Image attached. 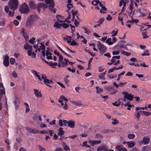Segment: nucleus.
I'll use <instances>...</instances> for the list:
<instances>
[{"instance_id": "4d7b16f0", "label": "nucleus", "mask_w": 151, "mask_h": 151, "mask_svg": "<svg viewBox=\"0 0 151 151\" xmlns=\"http://www.w3.org/2000/svg\"><path fill=\"white\" fill-rule=\"evenodd\" d=\"M38 147L40 151H45V149L42 147L40 145H39Z\"/></svg>"}, {"instance_id": "cd10ccee", "label": "nucleus", "mask_w": 151, "mask_h": 151, "mask_svg": "<svg viewBox=\"0 0 151 151\" xmlns=\"http://www.w3.org/2000/svg\"><path fill=\"white\" fill-rule=\"evenodd\" d=\"M62 26V24H59L57 22H56L54 24V26L56 28H60Z\"/></svg>"}, {"instance_id": "4468645a", "label": "nucleus", "mask_w": 151, "mask_h": 151, "mask_svg": "<svg viewBox=\"0 0 151 151\" xmlns=\"http://www.w3.org/2000/svg\"><path fill=\"white\" fill-rule=\"evenodd\" d=\"M33 90L34 91V93L36 97L40 98L42 97V94L40 91H39V90L34 89Z\"/></svg>"}, {"instance_id": "052dcab7", "label": "nucleus", "mask_w": 151, "mask_h": 151, "mask_svg": "<svg viewBox=\"0 0 151 151\" xmlns=\"http://www.w3.org/2000/svg\"><path fill=\"white\" fill-rule=\"evenodd\" d=\"M145 109H147V107H138L136 108L135 110L136 111H137L140 109L144 110Z\"/></svg>"}, {"instance_id": "f704fd0d", "label": "nucleus", "mask_w": 151, "mask_h": 151, "mask_svg": "<svg viewBox=\"0 0 151 151\" xmlns=\"http://www.w3.org/2000/svg\"><path fill=\"white\" fill-rule=\"evenodd\" d=\"M124 0H121L119 4V6H121L122 5V4H123V7H124L126 5V3L124 1Z\"/></svg>"}, {"instance_id": "69168bd1", "label": "nucleus", "mask_w": 151, "mask_h": 151, "mask_svg": "<svg viewBox=\"0 0 151 151\" xmlns=\"http://www.w3.org/2000/svg\"><path fill=\"white\" fill-rule=\"evenodd\" d=\"M140 115V113L138 112H137L136 114H135V116L137 117V119H139V118Z\"/></svg>"}, {"instance_id": "13d9d810", "label": "nucleus", "mask_w": 151, "mask_h": 151, "mask_svg": "<svg viewBox=\"0 0 151 151\" xmlns=\"http://www.w3.org/2000/svg\"><path fill=\"white\" fill-rule=\"evenodd\" d=\"M13 22L14 24L16 26L18 25L19 24V21L16 19L14 20Z\"/></svg>"}, {"instance_id": "f257e3e1", "label": "nucleus", "mask_w": 151, "mask_h": 151, "mask_svg": "<svg viewBox=\"0 0 151 151\" xmlns=\"http://www.w3.org/2000/svg\"><path fill=\"white\" fill-rule=\"evenodd\" d=\"M45 48H24L25 50H27V54L29 56H31L32 58H35L36 57L35 53L37 52V50L40 52L42 50L41 52L44 57L45 56Z\"/></svg>"}, {"instance_id": "79ce46f5", "label": "nucleus", "mask_w": 151, "mask_h": 151, "mask_svg": "<svg viewBox=\"0 0 151 151\" xmlns=\"http://www.w3.org/2000/svg\"><path fill=\"white\" fill-rule=\"evenodd\" d=\"M106 10H107V8L106 7H105L104 6L103 7H102V8H101V9L100 10V12L101 13H102L103 14H104L105 13H106V12L103 11L102 10L106 11Z\"/></svg>"}, {"instance_id": "a211bd4d", "label": "nucleus", "mask_w": 151, "mask_h": 151, "mask_svg": "<svg viewBox=\"0 0 151 151\" xmlns=\"http://www.w3.org/2000/svg\"><path fill=\"white\" fill-rule=\"evenodd\" d=\"M68 124L69 127L71 128H73L74 127L75 122L72 120H69L68 121Z\"/></svg>"}, {"instance_id": "0e129e2a", "label": "nucleus", "mask_w": 151, "mask_h": 151, "mask_svg": "<svg viewBox=\"0 0 151 151\" xmlns=\"http://www.w3.org/2000/svg\"><path fill=\"white\" fill-rule=\"evenodd\" d=\"M119 86L120 87H122L124 86V85L127 83H122L120 82H119Z\"/></svg>"}, {"instance_id": "c9c22d12", "label": "nucleus", "mask_w": 151, "mask_h": 151, "mask_svg": "<svg viewBox=\"0 0 151 151\" xmlns=\"http://www.w3.org/2000/svg\"><path fill=\"white\" fill-rule=\"evenodd\" d=\"M106 42L109 45H111L112 44V42L111 41V38H108L106 41Z\"/></svg>"}, {"instance_id": "f03ea898", "label": "nucleus", "mask_w": 151, "mask_h": 151, "mask_svg": "<svg viewBox=\"0 0 151 151\" xmlns=\"http://www.w3.org/2000/svg\"><path fill=\"white\" fill-rule=\"evenodd\" d=\"M18 5V0H10L8 4V6H6L5 7V11L6 13H8L9 9L12 10H15L17 8Z\"/></svg>"}, {"instance_id": "6ab92c4d", "label": "nucleus", "mask_w": 151, "mask_h": 151, "mask_svg": "<svg viewBox=\"0 0 151 151\" xmlns=\"http://www.w3.org/2000/svg\"><path fill=\"white\" fill-rule=\"evenodd\" d=\"M33 22H32L28 19H27L26 24V27H30L33 24Z\"/></svg>"}, {"instance_id": "2f4dec72", "label": "nucleus", "mask_w": 151, "mask_h": 151, "mask_svg": "<svg viewBox=\"0 0 151 151\" xmlns=\"http://www.w3.org/2000/svg\"><path fill=\"white\" fill-rule=\"evenodd\" d=\"M82 28L84 30V33L86 34H89L91 33L90 30L85 27H83Z\"/></svg>"}, {"instance_id": "6e6d98bb", "label": "nucleus", "mask_w": 151, "mask_h": 151, "mask_svg": "<svg viewBox=\"0 0 151 151\" xmlns=\"http://www.w3.org/2000/svg\"><path fill=\"white\" fill-rule=\"evenodd\" d=\"M59 48V50L63 53L65 55H66L67 56H68V57H70V56L68 55V54L67 53H66V52H65L64 51H63L62 49L61 48Z\"/></svg>"}, {"instance_id": "6e6552de", "label": "nucleus", "mask_w": 151, "mask_h": 151, "mask_svg": "<svg viewBox=\"0 0 151 151\" xmlns=\"http://www.w3.org/2000/svg\"><path fill=\"white\" fill-rule=\"evenodd\" d=\"M41 38L37 39L36 40V41L37 42V44H35L34 45L33 47H45L44 45V43L43 42L39 43L41 40Z\"/></svg>"}, {"instance_id": "37998d69", "label": "nucleus", "mask_w": 151, "mask_h": 151, "mask_svg": "<svg viewBox=\"0 0 151 151\" xmlns=\"http://www.w3.org/2000/svg\"><path fill=\"white\" fill-rule=\"evenodd\" d=\"M104 18H100L99 19L98 21L97 22V23H99L100 24H102L104 21Z\"/></svg>"}, {"instance_id": "864d4df0", "label": "nucleus", "mask_w": 151, "mask_h": 151, "mask_svg": "<svg viewBox=\"0 0 151 151\" xmlns=\"http://www.w3.org/2000/svg\"><path fill=\"white\" fill-rule=\"evenodd\" d=\"M14 12L13 10L12 12L11 11H9V16L13 17L14 16Z\"/></svg>"}, {"instance_id": "393cba45", "label": "nucleus", "mask_w": 151, "mask_h": 151, "mask_svg": "<svg viewBox=\"0 0 151 151\" xmlns=\"http://www.w3.org/2000/svg\"><path fill=\"white\" fill-rule=\"evenodd\" d=\"M64 134V132L63 128L62 127H60L58 130V135H62Z\"/></svg>"}, {"instance_id": "e2e57ef3", "label": "nucleus", "mask_w": 151, "mask_h": 151, "mask_svg": "<svg viewBox=\"0 0 151 151\" xmlns=\"http://www.w3.org/2000/svg\"><path fill=\"white\" fill-rule=\"evenodd\" d=\"M67 7L68 9V10L69 9H71L73 7V5L72 4H68L67 5Z\"/></svg>"}, {"instance_id": "4be33fe9", "label": "nucleus", "mask_w": 151, "mask_h": 151, "mask_svg": "<svg viewBox=\"0 0 151 151\" xmlns=\"http://www.w3.org/2000/svg\"><path fill=\"white\" fill-rule=\"evenodd\" d=\"M64 150L66 151L70 150V149L68 146L66 144V143L63 142L62 143Z\"/></svg>"}, {"instance_id": "f8f14e48", "label": "nucleus", "mask_w": 151, "mask_h": 151, "mask_svg": "<svg viewBox=\"0 0 151 151\" xmlns=\"http://www.w3.org/2000/svg\"><path fill=\"white\" fill-rule=\"evenodd\" d=\"M3 58H4L3 64L4 65L7 67L9 65V58L7 55L3 56Z\"/></svg>"}, {"instance_id": "1a4fd4ad", "label": "nucleus", "mask_w": 151, "mask_h": 151, "mask_svg": "<svg viewBox=\"0 0 151 151\" xmlns=\"http://www.w3.org/2000/svg\"><path fill=\"white\" fill-rule=\"evenodd\" d=\"M97 151H108L107 146L106 145L99 146L97 150Z\"/></svg>"}, {"instance_id": "58836bf2", "label": "nucleus", "mask_w": 151, "mask_h": 151, "mask_svg": "<svg viewBox=\"0 0 151 151\" xmlns=\"http://www.w3.org/2000/svg\"><path fill=\"white\" fill-rule=\"evenodd\" d=\"M99 2V0H94L92 1L91 3L93 5L96 6Z\"/></svg>"}, {"instance_id": "473e14b6", "label": "nucleus", "mask_w": 151, "mask_h": 151, "mask_svg": "<svg viewBox=\"0 0 151 151\" xmlns=\"http://www.w3.org/2000/svg\"><path fill=\"white\" fill-rule=\"evenodd\" d=\"M87 141H85L83 142V145H81L82 147H90V146L87 144Z\"/></svg>"}, {"instance_id": "ddd939ff", "label": "nucleus", "mask_w": 151, "mask_h": 151, "mask_svg": "<svg viewBox=\"0 0 151 151\" xmlns=\"http://www.w3.org/2000/svg\"><path fill=\"white\" fill-rule=\"evenodd\" d=\"M88 142L89 143L91 146H94L96 145H98L100 144L101 142V141L100 140H89L88 141Z\"/></svg>"}, {"instance_id": "7ed1b4c3", "label": "nucleus", "mask_w": 151, "mask_h": 151, "mask_svg": "<svg viewBox=\"0 0 151 151\" xmlns=\"http://www.w3.org/2000/svg\"><path fill=\"white\" fill-rule=\"evenodd\" d=\"M29 10V8L26 3H24L19 7V11L21 13L27 14Z\"/></svg>"}, {"instance_id": "4c0bfd02", "label": "nucleus", "mask_w": 151, "mask_h": 151, "mask_svg": "<svg viewBox=\"0 0 151 151\" xmlns=\"http://www.w3.org/2000/svg\"><path fill=\"white\" fill-rule=\"evenodd\" d=\"M69 76L68 75H66L64 78V81L66 84H68L69 82V81L68 80V78L69 77Z\"/></svg>"}, {"instance_id": "338daca9", "label": "nucleus", "mask_w": 151, "mask_h": 151, "mask_svg": "<svg viewBox=\"0 0 151 151\" xmlns=\"http://www.w3.org/2000/svg\"><path fill=\"white\" fill-rule=\"evenodd\" d=\"M112 104L114 106H118L120 105V104L119 103H118L117 102H116L114 103H113Z\"/></svg>"}, {"instance_id": "ea45409f", "label": "nucleus", "mask_w": 151, "mask_h": 151, "mask_svg": "<svg viewBox=\"0 0 151 151\" xmlns=\"http://www.w3.org/2000/svg\"><path fill=\"white\" fill-rule=\"evenodd\" d=\"M97 46L98 47H106V46L102 44L99 41L97 42Z\"/></svg>"}, {"instance_id": "72a5a7b5", "label": "nucleus", "mask_w": 151, "mask_h": 151, "mask_svg": "<svg viewBox=\"0 0 151 151\" xmlns=\"http://www.w3.org/2000/svg\"><path fill=\"white\" fill-rule=\"evenodd\" d=\"M99 50L101 53L103 54L106 52V48H99Z\"/></svg>"}, {"instance_id": "de8ad7c7", "label": "nucleus", "mask_w": 151, "mask_h": 151, "mask_svg": "<svg viewBox=\"0 0 151 151\" xmlns=\"http://www.w3.org/2000/svg\"><path fill=\"white\" fill-rule=\"evenodd\" d=\"M78 13V10L75 11L72 9L71 11V13L73 16H75Z\"/></svg>"}, {"instance_id": "774afa93", "label": "nucleus", "mask_w": 151, "mask_h": 151, "mask_svg": "<svg viewBox=\"0 0 151 151\" xmlns=\"http://www.w3.org/2000/svg\"><path fill=\"white\" fill-rule=\"evenodd\" d=\"M142 36L144 38H146L148 37V36L145 33L143 32L142 33Z\"/></svg>"}, {"instance_id": "680f3d73", "label": "nucleus", "mask_w": 151, "mask_h": 151, "mask_svg": "<svg viewBox=\"0 0 151 151\" xmlns=\"http://www.w3.org/2000/svg\"><path fill=\"white\" fill-rule=\"evenodd\" d=\"M0 93H2L3 94H5V89L4 88H3L2 89H0Z\"/></svg>"}, {"instance_id": "603ef678", "label": "nucleus", "mask_w": 151, "mask_h": 151, "mask_svg": "<svg viewBox=\"0 0 151 151\" xmlns=\"http://www.w3.org/2000/svg\"><path fill=\"white\" fill-rule=\"evenodd\" d=\"M133 75V73L130 71H128L126 74H125V76H132Z\"/></svg>"}, {"instance_id": "49530a36", "label": "nucleus", "mask_w": 151, "mask_h": 151, "mask_svg": "<svg viewBox=\"0 0 151 151\" xmlns=\"http://www.w3.org/2000/svg\"><path fill=\"white\" fill-rule=\"evenodd\" d=\"M70 44L72 45L75 46L77 45H78V44L74 40L71 42V43H70Z\"/></svg>"}, {"instance_id": "a19ab883", "label": "nucleus", "mask_w": 151, "mask_h": 151, "mask_svg": "<svg viewBox=\"0 0 151 151\" xmlns=\"http://www.w3.org/2000/svg\"><path fill=\"white\" fill-rule=\"evenodd\" d=\"M135 137V135L134 134H129L127 136V137L129 139H132Z\"/></svg>"}, {"instance_id": "a18cd8bd", "label": "nucleus", "mask_w": 151, "mask_h": 151, "mask_svg": "<svg viewBox=\"0 0 151 151\" xmlns=\"http://www.w3.org/2000/svg\"><path fill=\"white\" fill-rule=\"evenodd\" d=\"M113 121L112 122V124H118L119 122L116 119H113Z\"/></svg>"}, {"instance_id": "f3484780", "label": "nucleus", "mask_w": 151, "mask_h": 151, "mask_svg": "<svg viewBox=\"0 0 151 151\" xmlns=\"http://www.w3.org/2000/svg\"><path fill=\"white\" fill-rule=\"evenodd\" d=\"M128 147L129 148H131L134 147L135 145V143L134 141H131L126 142Z\"/></svg>"}, {"instance_id": "c756f323", "label": "nucleus", "mask_w": 151, "mask_h": 151, "mask_svg": "<svg viewBox=\"0 0 151 151\" xmlns=\"http://www.w3.org/2000/svg\"><path fill=\"white\" fill-rule=\"evenodd\" d=\"M150 55V54L148 52V50H145L143 53L141 54L142 56H149Z\"/></svg>"}, {"instance_id": "dca6fc26", "label": "nucleus", "mask_w": 151, "mask_h": 151, "mask_svg": "<svg viewBox=\"0 0 151 151\" xmlns=\"http://www.w3.org/2000/svg\"><path fill=\"white\" fill-rule=\"evenodd\" d=\"M115 149L118 151H127V149L123 147L122 146L117 145L115 147Z\"/></svg>"}, {"instance_id": "e433bc0d", "label": "nucleus", "mask_w": 151, "mask_h": 151, "mask_svg": "<svg viewBox=\"0 0 151 151\" xmlns=\"http://www.w3.org/2000/svg\"><path fill=\"white\" fill-rule=\"evenodd\" d=\"M96 92L97 93H100L103 91V89L102 88H99L98 87H96Z\"/></svg>"}, {"instance_id": "5701e85b", "label": "nucleus", "mask_w": 151, "mask_h": 151, "mask_svg": "<svg viewBox=\"0 0 151 151\" xmlns=\"http://www.w3.org/2000/svg\"><path fill=\"white\" fill-rule=\"evenodd\" d=\"M32 73L34 74L40 81H42V78H41L40 75L38 74V73L36 71L34 70H33L32 71Z\"/></svg>"}, {"instance_id": "bb28decb", "label": "nucleus", "mask_w": 151, "mask_h": 151, "mask_svg": "<svg viewBox=\"0 0 151 151\" xmlns=\"http://www.w3.org/2000/svg\"><path fill=\"white\" fill-rule=\"evenodd\" d=\"M106 71L105 72L101 73L98 76L99 77L100 79H104V76L106 74Z\"/></svg>"}, {"instance_id": "8fccbe9b", "label": "nucleus", "mask_w": 151, "mask_h": 151, "mask_svg": "<svg viewBox=\"0 0 151 151\" xmlns=\"http://www.w3.org/2000/svg\"><path fill=\"white\" fill-rule=\"evenodd\" d=\"M10 61L11 64L13 65L15 62V60L14 58H11L10 59Z\"/></svg>"}, {"instance_id": "2eb2a0df", "label": "nucleus", "mask_w": 151, "mask_h": 151, "mask_svg": "<svg viewBox=\"0 0 151 151\" xmlns=\"http://www.w3.org/2000/svg\"><path fill=\"white\" fill-rule=\"evenodd\" d=\"M27 129L30 133L32 134H36L39 132V131L37 129L34 128L32 129L30 128H27Z\"/></svg>"}, {"instance_id": "7c9ffc66", "label": "nucleus", "mask_w": 151, "mask_h": 151, "mask_svg": "<svg viewBox=\"0 0 151 151\" xmlns=\"http://www.w3.org/2000/svg\"><path fill=\"white\" fill-rule=\"evenodd\" d=\"M61 99H64V100L66 101H68V100L67 99H66L65 98V97L63 95L61 96L60 97L58 101V102L59 103L62 102V101L61 100Z\"/></svg>"}, {"instance_id": "9b49d317", "label": "nucleus", "mask_w": 151, "mask_h": 151, "mask_svg": "<svg viewBox=\"0 0 151 151\" xmlns=\"http://www.w3.org/2000/svg\"><path fill=\"white\" fill-rule=\"evenodd\" d=\"M150 142V138L147 136L144 137L143 138L142 140L141 141L140 143L144 145L148 144Z\"/></svg>"}, {"instance_id": "5fc2aeb1", "label": "nucleus", "mask_w": 151, "mask_h": 151, "mask_svg": "<svg viewBox=\"0 0 151 151\" xmlns=\"http://www.w3.org/2000/svg\"><path fill=\"white\" fill-rule=\"evenodd\" d=\"M118 30V29H117L116 31H115L114 30L112 31L111 33V34H113V35H112V36H116L117 34Z\"/></svg>"}, {"instance_id": "b1692460", "label": "nucleus", "mask_w": 151, "mask_h": 151, "mask_svg": "<svg viewBox=\"0 0 151 151\" xmlns=\"http://www.w3.org/2000/svg\"><path fill=\"white\" fill-rule=\"evenodd\" d=\"M127 99L129 100L132 101L133 99V96L131 95V93L128 94L126 95Z\"/></svg>"}, {"instance_id": "39448f33", "label": "nucleus", "mask_w": 151, "mask_h": 151, "mask_svg": "<svg viewBox=\"0 0 151 151\" xmlns=\"http://www.w3.org/2000/svg\"><path fill=\"white\" fill-rule=\"evenodd\" d=\"M41 78L42 79H43L44 83L45 84L50 87H51V86L50 85H48V84L52 83L53 81H51V80H50L47 79L46 76L43 74L42 75Z\"/></svg>"}, {"instance_id": "9d476101", "label": "nucleus", "mask_w": 151, "mask_h": 151, "mask_svg": "<svg viewBox=\"0 0 151 151\" xmlns=\"http://www.w3.org/2000/svg\"><path fill=\"white\" fill-rule=\"evenodd\" d=\"M64 60L65 61V62L63 61V60L58 61V67H64L67 65L68 64V62H69V60L65 58H64Z\"/></svg>"}, {"instance_id": "423d86ee", "label": "nucleus", "mask_w": 151, "mask_h": 151, "mask_svg": "<svg viewBox=\"0 0 151 151\" xmlns=\"http://www.w3.org/2000/svg\"><path fill=\"white\" fill-rule=\"evenodd\" d=\"M37 10L39 13L40 12L41 8L43 9L44 10L47 8L48 6L47 4H45L43 3H39L37 4Z\"/></svg>"}, {"instance_id": "bf43d9fd", "label": "nucleus", "mask_w": 151, "mask_h": 151, "mask_svg": "<svg viewBox=\"0 0 151 151\" xmlns=\"http://www.w3.org/2000/svg\"><path fill=\"white\" fill-rule=\"evenodd\" d=\"M80 23V22L77 20L76 19L75 20V25L76 27H78Z\"/></svg>"}, {"instance_id": "c85d7f7f", "label": "nucleus", "mask_w": 151, "mask_h": 151, "mask_svg": "<svg viewBox=\"0 0 151 151\" xmlns=\"http://www.w3.org/2000/svg\"><path fill=\"white\" fill-rule=\"evenodd\" d=\"M35 16L33 15H31L27 18V19L33 22L35 20Z\"/></svg>"}, {"instance_id": "c03bdc74", "label": "nucleus", "mask_w": 151, "mask_h": 151, "mask_svg": "<svg viewBox=\"0 0 151 151\" xmlns=\"http://www.w3.org/2000/svg\"><path fill=\"white\" fill-rule=\"evenodd\" d=\"M108 76L110 78H113L116 77L117 76V75L116 74H115L114 75L111 74L108 75Z\"/></svg>"}, {"instance_id": "0eeeda50", "label": "nucleus", "mask_w": 151, "mask_h": 151, "mask_svg": "<svg viewBox=\"0 0 151 151\" xmlns=\"http://www.w3.org/2000/svg\"><path fill=\"white\" fill-rule=\"evenodd\" d=\"M52 50L51 49V48H47L46 50V58L47 59L52 60V58L51 56L52 52Z\"/></svg>"}, {"instance_id": "412c9836", "label": "nucleus", "mask_w": 151, "mask_h": 151, "mask_svg": "<svg viewBox=\"0 0 151 151\" xmlns=\"http://www.w3.org/2000/svg\"><path fill=\"white\" fill-rule=\"evenodd\" d=\"M70 102L76 106H80L82 105L81 102L80 101H70Z\"/></svg>"}, {"instance_id": "3c124183", "label": "nucleus", "mask_w": 151, "mask_h": 151, "mask_svg": "<svg viewBox=\"0 0 151 151\" xmlns=\"http://www.w3.org/2000/svg\"><path fill=\"white\" fill-rule=\"evenodd\" d=\"M35 40V38L34 37L32 38L29 41V42L31 44H33L34 43V42Z\"/></svg>"}, {"instance_id": "aec40b11", "label": "nucleus", "mask_w": 151, "mask_h": 151, "mask_svg": "<svg viewBox=\"0 0 151 151\" xmlns=\"http://www.w3.org/2000/svg\"><path fill=\"white\" fill-rule=\"evenodd\" d=\"M29 5L31 9H34L37 7V6L34 4L33 1H29Z\"/></svg>"}, {"instance_id": "a878e982", "label": "nucleus", "mask_w": 151, "mask_h": 151, "mask_svg": "<svg viewBox=\"0 0 151 151\" xmlns=\"http://www.w3.org/2000/svg\"><path fill=\"white\" fill-rule=\"evenodd\" d=\"M142 115H145L147 116L151 114V112L145 111H141L140 112Z\"/></svg>"}, {"instance_id": "09e8293b", "label": "nucleus", "mask_w": 151, "mask_h": 151, "mask_svg": "<svg viewBox=\"0 0 151 151\" xmlns=\"http://www.w3.org/2000/svg\"><path fill=\"white\" fill-rule=\"evenodd\" d=\"M69 26V25H68L65 23H63L62 24L61 26H62L63 28H67Z\"/></svg>"}, {"instance_id": "20e7f679", "label": "nucleus", "mask_w": 151, "mask_h": 151, "mask_svg": "<svg viewBox=\"0 0 151 151\" xmlns=\"http://www.w3.org/2000/svg\"><path fill=\"white\" fill-rule=\"evenodd\" d=\"M45 2L47 4H49V9L51 12H53L54 13L56 12L55 9H54L55 6V2L53 0H45Z\"/></svg>"}]
</instances>
